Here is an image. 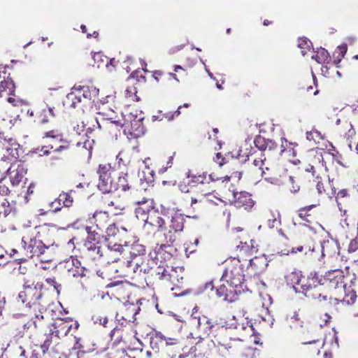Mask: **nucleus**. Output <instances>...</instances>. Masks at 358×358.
I'll list each match as a JSON object with an SVG mask.
<instances>
[{
  "mask_svg": "<svg viewBox=\"0 0 358 358\" xmlns=\"http://www.w3.org/2000/svg\"><path fill=\"white\" fill-rule=\"evenodd\" d=\"M18 301L26 304L29 308L34 327L38 328L43 324V314L46 311L45 303L43 299L42 285L39 284L24 286L17 296Z\"/></svg>",
  "mask_w": 358,
  "mask_h": 358,
  "instance_id": "f257e3e1",
  "label": "nucleus"
},
{
  "mask_svg": "<svg viewBox=\"0 0 358 358\" xmlns=\"http://www.w3.org/2000/svg\"><path fill=\"white\" fill-rule=\"evenodd\" d=\"M123 122L120 120H113V124L120 127L124 135L128 139L137 138L144 134L145 128L143 124L144 116L142 111L122 114Z\"/></svg>",
  "mask_w": 358,
  "mask_h": 358,
  "instance_id": "f03ea898",
  "label": "nucleus"
},
{
  "mask_svg": "<svg viewBox=\"0 0 358 358\" xmlns=\"http://www.w3.org/2000/svg\"><path fill=\"white\" fill-rule=\"evenodd\" d=\"M221 281L225 282L229 287L235 289L236 293L241 292L244 284V275L240 266H233L227 268L222 278Z\"/></svg>",
  "mask_w": 358,
  "mask_h": 358,
  "instance_id": "7ed1b4c3",
  "label": "nucleus"
},
{
  "mask_svg": "<svg viewBox=\"0 0 358 358\" xmlns=\"http://www.w3.org/2000/svg\"><path fill=\"white\" fill-rule=\"evenodd\" d=\"M22 247L29 257H40L43 255L47 247L40 240L31 237L29 234H24L22 238Z\"/></svg>",
  "mask_w": 358,
  "mask_h": 358,
  "instance_id": "20e7f679",
  "label": "nucleus"
},
{
  "mask_svg": "<svg viewBox=\"0 0 358 358\" xmlns=\"http://www.w3.org/2000/svg\"><path fill=\"white\" fill-rule=\"evenodd\" d=\"M111 167L109 164L100 165L98 171L99 180L97 187L103 193H109L112 187Z\"/></svg>",
  "mask_w": 358,
  "mask_h": 358,
  "instance_id": "39448f33",
  "label": "nucleus"
},
{
  "mask_svg": "<svg viewBox=\"0 0 358 358\" xmlns=\"http://www.w3.org/2000/svg\"><path fill=\"white\" fill-rule=\"evenodd\" d=\"M187 177L188 178H190V180L188 182L189 184H200V186L198 187V189L203 196H208L212 192H215V185H210L209 187L206 189L205 188V181L206 180V174H201L198 176L191 175L190 171H189L187 173Z\"/></svg>",
  "mask_w": 358,
  "mask_h": 358,
  "instance_id": "423d86ee",
  "label": "nucleus"
},
{
  "mask_svg": "<svg viewBox=\"0 0 358 358\" xmlns=\"http://www.w3.org/2000/svg\"><path fill=\"white\" fill-rule=\"evenodd\" d=\"M233 199L232 202L236 208H244L245 210L250 209L253 205L254 201L251 198V195L246 192H232Z\"/></svg>",
  "mask_w": 358,
  "mask_h": 358,
  "instance_id": "0eeeda50",
  "label": "nucleus"
},
{
  "mask_svg": "<svg viewBox=\"0 0 358 358\" xmlns=\"http://www.w3.org/2000/svg\"><path fill=\"white\" fill-rule=\"evenodd\" d=\"M27 169L22 164H12L7 170V175L13 186H16L23 180Z\"/></svg>",
  "mask_w": 358,
  "mask_h": 358,
  "instance_id": "6e6552de",
  "label": "nucleus"
},
{
  "mask_svg": "<svg viewBox=\"0 0 358 358\" xmlns=\"http://www.w3.org/2000/svg\"><path fill=\"white\" fill-rule=\"evenodd\" d=\"M87 99V95L83 91H72L66 96L65 103L72 108H76L78 103Z\"/></svg>",
  "mask_w": 358,
  "mask_h": 358,
  "instance_id": "1a4fd4ad",
  "label": "nucleus"
},
{
  "mask_svg": "<svg viewBox=\"0 0 358 358\" xmlns=\"http://www.w3.org/2000/svg\"><path fill=\"white\" fill-rule=\"evenodd\" d=\"M343 272L341 270H334L329 271L326 275L327 280H329L332 287L337 288L344 287Z\"/></svg>",
  "mask_w": 358,
  "mask_h": 358,
  "instance_id": "9d476101",
  "label": "nucleus"
},
{
  "mask_svg": "<svg viewBox=\"0 0 358 358\" xmlns=\"http://www.w3.org/2000/svg\"><path fill=\"white\" fill-rule=\"evenodd\" d=\"M287 280L288 282L292 285L296 292H301L299 287V285L301 286V288L302 289L303 292L308 289V287H306L305 285L301 284L302 278L301 273L299 272H292L287 276Z\"/></svg>",
  "mask_w": 358,
  "mask_h": 358,
  "instance_id": "9b49d317",
  "label": "nucleus"
},
{
  "mask_svg": "<svg viewBox=\"0 0 358 358\" xmlns=\"http://www.w3.org/2000/svg\"><path fill=\"white\" fill-rule=\"evenodd\" d=\"M246 320L247 318H244L243 317L236 319V316H233V318L229 321L228 325L240 331L250 330L252 329V326L249 324V322Z\"/></svg>",
  "mask_w": 358,
  "mask_h": 358,
  "instance_id": "f8f14e48",
  "label": "nucleus"
},
{
  "mask_svg": "<svg viewBox=\"0 0 358 358\" xmlns=\"http://www.w3.org/2000/svg\"><path fill=\"white\" fill-rule=\"evenodd\" d=\"M250 265L255 273L262 272L268 266L265 256L255 257L250 261Z\"/></svg>",
  "mask_w": 358,
  "mask_h": 358,
  "instance_id": "ddd939ff",
  "label": "nucleus"
},
{
  "mask_svg": "<svg viewBox=\"0 0 358 358\" xmlns=\"http://www.w3.org/2000/svg\"><path fill=\"white\" fill-rule=\"evenodd\" d=\"M19 148L20 145L12 138L6 141V143L3 144V149H5L8 156L15 159L19 157Z\"/></svg>",
  "mask_w": 358,
  "mask_h": 358,
  "instance_id": "4468645a",
  "label": "nucleus"
},
{
  "mask_svg": "<svg viewBox=\"0 0 358 358\" xmlns=\"http://www.w3.org/2000/svg\"><path fill=\"white\" fill-rule=\"evenodd\" d=\"M185 218L180 213H176L172 215L170 228L175 232L182 231L184 227Z\"/></svg>",
  "mask_w": 358,
  "mask_h": 358,
  "instance_id": "2eb2a0df",
  "label": "nucleus"
},
{
  "mask_svg": "<svg viewBox=\"0 0 358 358\" xmlns=\"http://www.w3.org/2000/svg\"><path fill=\"white\" fill-rule=\"evenodd\" d=\"M127 176V173H121V175L118 177L117 181L116 182L115 192H117L119 190L126 192L129 189Z\"/></svg>",
  "mask_w": 358,
  "mask_h": 358,
  "instance_id": "dca6fc26",
  "label": "nucleus"
},
{
  "mask_svg": "<svg viewBox=\"0 0 358 358\" xmlns=\"http://www.w3.org/2000/svg\"><path fill=\"white\" fill-rule=\"evenodd\" d=\"M58 203L59 206L62 205V204L66 206V207H69L70 206H71L72 203H73V198L72 196L68 194V193H62V194H60L59 197L54 201L51 202L50 203V205L52 206H54V204L55 203Z\"/></svg>",
  "mask_w": 358,
  "mask_h": 358,
  "instance_id": "f3484780",
  "label": "nucleus"
},
{
  "mask_svg": "<svg viewBox=\"0 0 358 358\" xmlns=\"http://www.w3.org/2000/svg\"><path fill=\"white\" fill-rule=\"evenodd\" d=\"M120 261L121 263V266L120 269H115V273H117L118 277H126L128 273V268L130 266V262L129 261L127 260L126 259H120L117 258L113 262H117Z\"/></svg>",
  "mask_w": 358,
  "mask_h": 358,
  "instance_id": "a211bd4d",
  "label": "nucleus"
},
{
  "mask_svg": "<svg viewBox=\"0 0 358 358\" xmlns=\"http://www.w3.org/2000/svg\"><path fill=\"white\" fill-rule=\"evenodd\" d=\"M145 222L147 224L157 227L159 229H162L165 224L164 220L162 217L157 216L155 213H154V215H148L145 220Z\"/></svg>",
  "mask_w": 358,
  "mask_h": 358,
  "instance_id": "6ab92c4d",
  "label": "nucleus"
},
{
  "mask_svg": "<svg viewBox=\"0 0 358 358\" xmlns=\"http://www.w3.org/2000/svg\"><path fill=\"white\" fill-rule=\"evenodd\" d=\"M255 143L257 147H258L260 150H266L268 148L271 150L273 146L275 145V143L271 140H266L262 137H258L255 140Z\"/></svg>",
  "mask_w": 358,
  "mask_h": 358,
  "instance_id": "aec40b11",
  "label": "nucleus"
},
{
  "mask_svg": "<svg viewBox=\"0 0 358 358\" xmlns=\"http://www.w3.org/2000/svg\"><path fill=\"white\" fill-rule=\"evenodd\" d=\"M271 217L268 218L267 224L270 229L278 227L280 224V215L278 212L271 211Z\"/></svg>",
  "mask_w": 358,
  "mask_h": 358,
  "instance_id": "412c9836",
  "label": "nucleus"
},
{
  "mask_svg": "<svg viewBox=\"0 0 358 358\" xmlns=\"http://www.w3.org/2000/svg\"><path fill=\"white\" fill-rule=\"evenodd\" d=\"M182 108V106H179L178 110L173 114H171L170 113H164L163 115H161L160 114L162 113V111L159 110L158 112V115H153L152 116V120L153 121H156V120H162L164 117L167 119L169 121H171L173 119L174 116H178L180 114V108Z\"/></svg>",
  "mask_w": 358,
  "mask_h": 358,
  "instance_id": "4be33fe9",
  "label": "nucleus"
},
{
  "mask_svg": "<svg viewBox=\"0 0 358 358\" xmlns=\"http://www.w3.org/2000/svg\"><path fill=\"white\" fill-rule=\"evenodd\" d=\"M156 337L158 338L160 341H164L165 345L166 346L169 345H176L178 343V340L175 338H166L165 336H164L161 333H157Z\"/></svg>",
  "mask_w": 358,
  "mask_h": 358,
  "instance_id": "5701e85b",
  "label": "nucleus"
},
{
  "mask_svg": "<svg viewBox=\"0 0 358 358\" xmlns=\"http://www.w3.org/2000/svg\"><path fill=\"white\" fill-rule=\"evenodd\" d=\"M10 213L8 201L5 199H0V215L7 216Z\"/></svg>",
  "mask_w": 358,
  "mask_h": 358,
  "instance_id": "b1692460",
  "label": "nucleus"
},
{
  "mask_svg": "<svg viewBox=\"0 0 358 358\" xmlns=\"http://www.w3.org/2000/svg\"><path fill=\"white\" fill-rule=\"evenodd\" d=\"M8 102L13 104L14 106H27L29 104L28 101L23 99H20L19 98H16L15 96L8 97Z\"/></svg>",
  "mask_w": 358,
  "mask_h": 358,
  "instance_id": "393cba45",
  "label": "nucleus"
},
{
  "mask_svg": "<svg viewBox=\"0 0 358 358\" xmlns=\"http://www.w3.org/2000/svg\"><path fill=\"white\" fill-rule=\"evenodd\" d=\"M228 292L231 293L232 290L229 289L224 283L222 284L219 286V287L216 288V294L219 297L225 296V298H227L228 296Z\"/></svg>",
  "mask_w": 358,
  "mask_h": 358,
  "instance_id": "a878e982",
  "label": "nucleus"
},
{
  "mask_svg": "<svg viewBox=\"0 0 358 358\" xmlns=\"http://www.w3.org/2000/svg\"><path fill=\"white\" fill-rule=\"evenodd\" d=\"M125 98L127 103L140 101V97L137 95V91H126Z\"/></svg>",
  "mask_w": 358,
  "mask_h": 358,
  "instance_id": "bb28decb",
  "label": "nucleus"
},
{
  "mask_svg": "<svg viewBox=\"0 0 358 358\" xmlns=\"http://www.w3.org/2000/svg\"><path fill=\"white\" fill-rule=\"evenodd\" d=\"M264 155H265L264 154L261 153V156L259 159H257V158L253 159L254 166H258L259 168V169H261V170L264 169L263 166L265 165L266 157ZM262 173H264V171H262Z\"/></svg>",
  "mask_w": 358,
  "mask_h": 358,
  "instance_id": "cd10ccee",
  "label": "nucleus"
},
{
  "mask_svg": "<svg viewBox=\"0 0 358 358\" xmlns=\"http://www.w3.org/2000/svg\"><path fill=\"white\" fill-rule=\"evenodd\" d=\"M199 243V238H195L194 240L193 243L192 242L187 243L186 248H185L186 252H187L189 251L190 253L194 252L196 250V248L198 246Z\"/></svg>",
  "mask_w": 358,
  "mask_h": 358,
  "instance_id": "c85d7f7f",
  "label": "nucleus"
},
{
  "mask_svg": "<svg viewBox=\"0 0 358 358\" xmlns=\"http://www.w3.org/2000/svg\"><path fill=\"white\" fill-rule=\"evenodd\" d=\"M329 53L324 49H322L320 52V56H313V59H315L317 62L322 63L325 62L329 58Z\"/></svg>",
  "mask_w": 358,
  "mask_h": 358,
  "instance_id": "c756f323",
  "label": "nucleus"
},
{
  "mask_svg": "<svg viewBox=\"0 0 358 358\" xmlns=\"http://www.w3.org/2000/svg\"><path fill=\"white\" fill-rule=\"evenodd\" d=\"M92 320H94V323L101 324L103 327L106 326V324L108 323V321L107 317H102L100 315H93Z\"/></svg>",
  "mask_w": 358,
  "mask_h": 358,
  "instance_id": "7c9ffc66",
  "label": "nucleus"
},
{
  "mask_svg": "<svg viewBox=\"0 0 358 358\" xmlns=\"http://www.w3.org/2000/svg\"><path fill=\"white\" fill-rule=\"evenodd\" d=\"M1 87L4 90H13L15 87V84L12 79L8 78L7 80L1 83Z\"/></svg>",
  "mask_w": 358,
  "mask_h": 358,
  "instance_id": "2f4dec72",
  "label": "nucleus"
},
{
  "mask_svg": "<svg viewBox=\"0 0 358 358\" xmlns=\"http://www.w3.org/2000/svg\"><path fill=\"white\" fill-rule=\"evenodd\" d=\"M9 192L8 187L3 183L2 180H0V199H3V196L8 195Z\"/></svg>",
  "mask_w": 358,
  "mask_h": 358,
  "instance_id": "473e14b6",
  "label": "nucleus"
},
{
  "mask_svg": "<svg viewBox=\"0 0 358 358\" xmlns=\"http://www.w3.org/2000/svg\"><path fill=\"white\" fill-rule=\"evenodd\" d=\"M289 183L290 185H292L289 187V189L292 193H296L299 192L300 187H299V185H298L297 184L295 183L294 177L289 176Z\"/></svg>",
  "mask_w": 358,
  "mask_h": 358,
  "instance_id": "72a5a7b5",
  "label": "nucleus"
},
{
  "mask_svg": "<svg viewBox=\"0 0 358 358\" xmlns=\"http://www.w3.org/2000/svg\"><path fill=\"white\" fill-rule=\"evenodd\" d=\"M358 250V237L352 239L348 246V252H354Z\"/></svg>",
  "mask_w": 358,
  "mask_h": 358,
  "instance_id": "f704fd0d",
  "label": "nucleus"
},
{
  "mask_svg": "<svg viewBox=\"0 0 358 358\" xmlns=\"http://www.w3.org/2000/svg\"><path fill=\"white\" fill-rule=\"evenodd\" d=\"M311 292L312 293H310V294H311V296L313 298L319 300L320 301L327 300V296L326 295H323L321 293L315 292V290H311Z\"/></svg>",
  "mask_w": 358,
  "mask_h": 358,
  "instance_id": "c9c22d12",
  "label": "nucleus"
},
{
  "mask_svg": "<svg viewBox=\"0 0 358 358\" xmlns=\"http://www.w3.org/2000/svg\"><path fill=\"white\" fill-rule=\"evenodd\" d=\"M99 238L98 234L93 231L92 234L88 235L86 241L90 244H94V243L97 241Z\"/></svg>",
  "mask_w": 358,
  "mask_h": 358,
  "instance_id": "e433bc0d",
  "label": "nucleus"
},
{
  "mask_svg": "<svg viewBox=\"0 0 358 358\" xmlns=\"http://www.w3.org/2000/svg\"><path fill=\"white\" fill-rule=\"evenodd\" d=\"M314 134H317V135L318 139H321L322 138L321 134H320V133L319 131H311L310 132H307V134H306L307 139H308L309 141H310V140L316 141V138H315Z\"/></svg>",
  "mask_w": 358,
  "mask_h": 358,
  "instance_id": "4c0bfd02",
  "label": "nucleus"
},
{
  "mask_svg": "<svg viewBox=\"0 0 358 358\" xmlns=\"http://www.w3.org/2000/svg\"><path fill=\"white\" fill-rule=\"evenodd\" d=\"M136 217L138 218V219H142L143 220H145V210L141 208V207H139L138 208H136Z\"/></svg>",
  "mask_w": 358,
  "mask_h": 358,
  "instance_id": "58836bf2",
  "label": "nucleus"
},
{
  "mask_svg": "<svg viewBox=\"0 0 358 358\" xmlns=\"http://www.w3.org/2000/svg\"><path fill=\"white\" fill-rule=\"evenodd\" d=\"M201 320H202L203 322H206V324L208 325V326L206 327V329H208V331H210V329H211V326L208 324V323H209V322H208V320L206 317H203V318H202V319H201V318H199V319H198V327H199V328L201 327V324H202V322H201Z\"/></svg>",
  "mask_w": 358,
  "mask_h": 358,
  "instance_id": "ea45409f",
  "label": "nucleus"
},
{
  "mask_svg": "<svg viewBox=\"0 0 358 358\" xmlns=\"http://www.w3.org/2000/svg\"><path fill=\"white\" fill-rule=\"evenodd\" d=\"M113 227L115 228L118 232H120V229L122 231L123 234H127V228L124 225H120L117 222L113 223Z\"/></svg>",
  "mask_w": 358,
  "mask_h": 358,
  "instance_id": "a19ab883",
  "label": "nucleus"
},
{
  "mask_svg": "<svg viewBox=\"0 0 358 358\" xmlns=\"http://www.w3.org/2000/svg\"><path fill=\"white\" fill-rule=\"evenodd\" d=\"M58 327L61 328V330L66 329L65 331V332L64 333V335H66L67 334V332L69 331L70 327H71V326H69L66 322H63V321H61V324H59Z\"/></svg>",
  "mask_w": 358,
  "mask_h": 358,
  "instance_id": "79ce46f5",
  "label": "nucleus"
},
{
  "mask_svg": "<svg viewBox=\"0 0 358 358\" xmlns=\"http://www.w3.org/2000/svg\"><path fill=\"white\" fill-rule=\"evenodd\" d=\"M220 178L218 177H215V175L213 173H211L208 176V180H206V182H205L206 183H207L208 185H210V181L212 182H216L217 180H219ZM213 185H214L213 184H212ZM209 186H208V187Z\"/></svg>",
  "mask_w": 358,
  "mask_h": 358,
  "instance_id": "37998d69",
  "label": "nucleus"
},
{
  "mask_svg": "<svg viewBox=\"0 0 358 358\" xmlns=\"http://www.w3.org/2000/svg\"><path fill=\"white\" fill-rule=\"evenodd\" d=\"M113 252H119L120 254L123 253L124 252L123 245L117 244L113 245Z\"/></svg>",
  "mask_w": 358,
  "mask_h": 358,
  "instance_id": "c03bdc74",
  "label": "nucleus"
},
{
  "mask_svg": "<svg viewBox=\"0 0 358 358\" xmlns=\"http://www.w3.org/2000/svg\"><path fill=\"white\" fill-rule=\"evenodd\" d=\"M215 161L220 165L222 166L224 164V159L222 157L220 153H217Z\"/></svg>",
  "mask_w": 358,
  "mask_h": 358,
  "instance_id": "a18cd8bd",
  "label": "nucleus"
},
{
  "mask_svg": "<svg viewBox=\"0 0 358 358\" xmlns=\"http://www.w3.org/2000/svg\"><path fill=\"white\" fill-rule=\"evenodd\" d=\"M316 188H317V192H318L319 194H322L324 191V185L320 182H317V184L316 185Z\"/></svg>",
  "mask_w": 358,
  "mask_h": 358,
  "instance_id": "49530a36",
  "label": "nucleus"
},
{
  "mask_svg": "<svg viewBox=\"0 0 358 358\" xmlns=\"http://www.w3.org/2000/svg\"><path fill=\"white\" fill-rule=\"evenodd\" d=\"M34 187H35V185L34 183L30 184L27 189V194H33Z\"/></svg>",
  "mask_w": 358,
  "mask_h": 358,
  "instance_id": "de8ad7c7",
  "label": "nucleus"
},
{
  "mask_svg": "<svg viewBox=\"0 0 358 358\" xmlns=\"http://www.w3.org/2000/svg\"><path fill=\"white\" fill-rule=\"evenodd\" d=\"M355 298H356V295L355 294H352L350 296V300L348 299L346 301L348 304L353 303L355 301Z\"/></svg>",
  "mask_w": 358,
  "mask_h": 358,
  "instance_id": "09e8293b",
  "label": "nucleus"
},
{
  "mask_svg": "<svg viewBox=\"0 0 358 358\" xmlns=\"http://www.w3.org/2000/svg\"><path fill=\"white\" fill-rule=\"evenodd\" d=\"M50 206L53 209L54 212H57L61 209V206H59L57 203L54 204L53 206H52L50 204Z\"/></svg>",
  "mask_w": 358,
  "mask_h": 358,
  "instance_id": "8fccbe9b",
  "label": "nucleus"
},
{
  "mask_svg": "<svg viewBox=\"0 0 358 358\" xmlns=\"http://www.w3.org/2000/svg\"><path fill=\"white\" fill-rule=\"evenodd\" d=\"M338 48L341 49L342 55H343L342 56L343 57L345 53L347 52V45H343L341 46H339Z\"/></svg>",
  "mask_w": 358,
  "mask_h": 358,
  "instance_id": "3c124183",
  "label": "nucleus"
},
{
  "mask_svg": "<svg viewBox=\"0 0 358 358\" xmlns=\"http://www.w3.org/2000/svg\"><path fill=\"white\" fill-rule=\"evenodd\" d=\"M179 187L180 189V190L183 192H189V189L187 188V187L185 185H179Z\"/></svg>",
  "mask_w": 358,
  "mask_h": 358,
  "instance_id": "603ef678",
  "label": "nucleus"
},
{
  "mask_svg": "<svg viewBox=\"0 0 358 358\" xmlns=\"http://www.w3.org/2000/svg\"><path fill=\"white\" fill-rule=\"evenodd\" d=\"M107 299L108 301L110 299V296L109 295V293L108 292H106V293H103L102 295H101V299L102 300H104Z\"/></svg>",
  "mask_w": 358,
  "mask_h": 358,
  "instance_id": "864d4df0",
  "label": "nucleus"
},
{
  "mask_svg": "<svg viewBox=\"0 0 358 358\" xmlns=\"http://www.w3.org/2000/svg\"><path fill=\"white\" fill-rule=\"evenodd\" d=\"M303 246H299V247H297L296 248H292V253H295L296 252H301V251H303Z\"/></svg>",
  "mask_w": 358,
  "mask_h": 358,
  "instance_id": "5fc2aeb1",
  "label": "nucleus"
},
{
  "mask_svg": "<svg viewBox=\"0 0 358 358\" xmlns=\"http://www.w3.org/2000/svg\"><path fill=\"white\" fill-rule=\"evenodd\" d=\"M213 289H214V286H213L212 282L206 283V289L213 290Z\"/></svg>",
  "mask_w": 358,
  "mask_h": 358,
  "instance_id": "6e6d98bb",
  "label": "nucleus"
},
{
  "mask_svg": "<svg viewBox=\"0 0 358 358\" xmlns=\"http://www.w3.org/2000/svg\"><path fill=\"white\" fill-rule=\"evenodd\" d=\"M346 194H347V192L345 189L341 190L338 193V196H339L341 197H344V196H345Z\"/></svg>",
  "mask_w": 358,
  "mask_h": 358,
  "instance_id": "4d7b16f0",
  "label": "nucleus"
},
{
  "mask_svg": "<svg viewBox=\"0 0 358 358\" xmlns=\"http://www.w3.org/2000/svg\"><path fill=\"white\" fill-rule=\"evenodd\" d=\"M101 57H102V55L99 53H96L94 55V61H96V60H99V59H101Z\"/></svg>",
  "mask_w": 358,
  "mask_h": 358,
  "instance_id": "13d9d810",
  "label": "nucleus"
},
{
  "mask_svg": "<svg viewBox=\"0 0 358 358\" xmlns=\"http://www.w3.org/2000/svg\"><path fill=\"white\" fill-rule=\"evenodd\" d=\"M318 339L317 338H314L313 339L312 341H307V342H304L303 344L304 345H306V344H313V343H315L316 342H317Z\"/></svg>",
  "mask_w": 358,
  "mask_h": 358,
  "instance_id": "bf43d9fd",
  "label": "nucleus"
},
{
  "mask_svg": "<svg viewBox=\"0 0 358 358\" xmlns=\"http://www.w3.org/2000/svg\"><path fill=\"white\" fill-rule=\"evenodd\" d=\"M139 248H140V250H138V254L139 255H142V254H144L145 253V248L142 245H138Z\"/></svg>",
  "mask_w": 358,
  "mask_h": 358,
  "instance_id": "052dcab7",
  "label": "nucleus"
},
{
  "mask_svg": "<svg viewBox=\"0 0 358 358\" xmlns=\"http://www.w3.org/2000/svg\"><path fill=\"white\" fill-rule=\"evenodd\" d=\"M201 199H195V198H192V201H191V205H194L195 203H196L197 202H201Z\"/></svg>",
  "mask_w": 358,
  "mask_h": 358,
  "instance_id": "680f3d73",
  "label": "nucleus"
},
{
  "mask_svg": "<svg viewBox=\"0 0 358 358\" xmlns=\"http://www.w3.org/2000/svg\"><path fill=\"white\" fill-rule=\"evenodd\" d=\"M120 156H121V153H120V154L117 156V157H116L117 160H118V165H119V167H120V162L123 161L122 158Z\"/></svg>",
  "mask_w": 358,
  "mask_h": 358,
  "instance_id": "e2e57ef3",
  "label": "nucleus"
},
{
  "mask_svg": "<svg viewBox=\"0 0 358 358\" xmlns=\"http://www.w3.org/2000/svg\"><path fill=\"white\" fill-rule=\"evenodd\" d=\"M314 169H315V168H314L313 166L309 165V166L306 169V171H311V172L314 173Z\"/></svg>",
  "mask_w": 358,
  "mask_h": 358,
  "instance_id": "0e129e2a",
  "label": "nucleus"
},
{
  "mask_svg": "<svg viewBox=\"0 0 358 358\" xmlns=\"http://www.w3.org/2000/svg\"><path fill=\"white\" fill-rule=\"evenodd\" d=\"M161 75H162V73H161L160 71H155V72H154V75H153V76H154L155 78L157 80H158L157 77H158V76H161Z\"/></svg>",
  "mask_w": 358,
  "mask_h": 358,
  "instance_id": "69168bd1",
  "label": "nucleus"
},
{
  "mask_svg": "<svg viewBox=\"0 0 358 358\" xmlns=\"http://www.w3.org/2000/svg\"><path fill=\"white\" fill-rule=\"evenodd\" d=\"M91 229H92V228L90 227H85V231L88 235L92 234V233H93V231H92Z\"/></svg>",
  "mask_w": 358,
  "mask_h": 358,
  "instance_id": "338daca9",
  "label": "nucleus"
},
{
  "mask_svg": "<svg viewBox=\"0 0 358 358\" xmlns=\"http://www.w3.org/2000/svg\"><path fill=\"white\" fill-rule=\"evenodd\" d=\"M306 44H307V42L306 41H302V42L299 44V47L301 48H303L304 45Z\"/></svg>",
  "mask_w": 358,
  "mask_h": 358,
  "instance_id": "774afa93",
  "label": "nucleus"
}]
</instances>
